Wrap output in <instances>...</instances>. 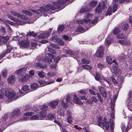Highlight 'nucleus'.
<instances>
[{"label":"nucleus","instance_id":"11","mask_svg":"<svg viewBox=\"0 0 132 132\" xmlns=\"http://www.w3.org/2000/svg\"><path fill=\"white\" fill-rule=\"evenodd\" d=\"M42 110L40 112V118H45L46 115V111L48 109V106L45 105H43L42 106Z\"/></svg>","mask_w":132,"mask_h":132},{"label":"nucleus","instance_id":"24","mask_svg":"<svg viewBox=\"0 0 132 132\" xmlns=\"http://www.w3.org/2000/svg\"><path fill=\"white\" fill-rule=\"evenodd\" d=\"M73 101L76 104H81L82 103L80 100L77 96L74 95L73 98Z\"/></svg>","mask_w":132,"mask_h":132},{"label":"nucleus","instance_id":"8","mask_svg":"<svg viewBox=\"0 0 132 132\" xmlns=\"http://www.w3.org/2000/svg\"><path fill=\"white\" fill-rule=\"evenodd\" d=\"M20 111L19 109L14 110L10 114V119L14 120L15 119L19 116L20 114Z\"/></svg>","mask_w":132,"mask_h":132},{"label":"nucleus","instance_id":"3","mask_svg":"<svg viewBox=\"0 0 132 132\" xmlns=\"http://www.w3.org/2000/svg\"><path fill=\"white\" fill-rule=\"evenodd\" d=\"M93 17V16L91 14L88 13L85 16L84 19L82 20H77L76 21L77 23H78L79 24L84 25L85 26L87 25L88 26L89 24H90V23Z\"/></svg>","mask_w":132,"mask_h":132},{"label":"nucleus","instance_id":"58","mask_svg":"<svg viewBox=\"0 0 132 132\" xmlns=\"http://www.w3.org/2000/svg\"><path fill=\"white\" fill-rule=\"evenodd\" d=\"M7 70L5 69L3 70L2 72V75L4 77H5L7 75Z\"/></svg>","mask_w":132,"mask_h":132},{"label":"nucleus","instance_id":"62","mask_svg":"<svg viewBox=\"0 0 132 132\" xmlns=\"http://www.w3.org/2000/svg\"><path fill=\"white\" fill-rule=\"evenodd\" d=\"M49 45L50 46L53 48H54L56 49H58L59 48L58 46L56 45H54L51 43H49Z\"/></svg>","mask_w":132,"mask_h":132},{"label":"nucleus","instance_id":"57","mask_svg":"<svg viewBox=\"0 0 132 132\" xmlns=\"http://www.w3.org/2000/svg\"><path fill=\"white\" fill-rule=\"evenodd\" d=\"M64 39L65 40L69 41L72 39L71 38H69V37L65 35H64L63 36Z\"/></svg>","mask_w":132,"mask_h":132},{"label":"nucleus","instance_id":"59","mask_svg":"<svg viewBox=\"0 0 132 132\" xmlns=\"http://www.w3.org/2000/svg\"><path fill=\"white\" fill-rule=\"evenodd\" d=\"M48 51H49L50 52L52 53L53 54H56V51L52 49L51 48L48 47Z\"/></svg>","mask_w":132,"mask_h":132},{"label":"nucleus","instance_id":"1","mask_svg":"<svg viewBox=\"0 0 132 132\" xmlns=\"http://www.w3.org/2000/svg\"><path fill=\"white\" fill-rule=\"evenodd\" d=\"M69 0H60L56 2H54L51 4H48L45 7L40 8L39 10L30 9V11L35 14H40V13H44L49 11L53 10L55 9V7L58 9H63L62 5L67 2Z\"/></svg>","mask_w":132,"mask_h":132},{"label":"nucleus","instance_id":"46","mask_svg":"<svg viewBox=\"0 0 132 132\" xmlns=\"http://www.w3.org/2000/svg\"><path fill=\"white\" fill-rule=\"evenodd\" d=\"M22 12L24 13L25 14H26L27 15L31 16L32 15V13L30 12V11L25 10H22Z\"/></svg>","mask_w":132,"mask_h":132},{"label":"nucleus","instance_id":"13","mask_svg":"<svg viewBox=\"0 0 132 132\" xmlns=\"http://www.w3.org/2000/svg\"><path fill=\"white\" fill-rule=\"evenodd\" d=\"M103 48L102 46H100L98 48L97 51L96 52L95 55L97 57H101L103 56Z\"/></svg>","mask_w":132,"mask_h":132},{"label":"nucleus","instance_id":"17","mask_svg":"<svg viewBox=\"0 0 132 132\" xmlns=\"http://www.w3.org/2000/svg\"><path fill=\"white\" fill-rule=\"evenodd\" d=\"M117 96L118 95H116L114 96L113 100H112L111 101V110H112V111L113 112H114L113 109L115 105V102L116 101V100L117 98Z\"/></svg>","mask_w":132,"mask_h":132},{"label":"nucleus","instance_id":"7","mask_svg":"<svg viewBox=\"0 0 132 132\" xmlns=\"http://www.w3.org/2000/svg\"><path fill=\"white\" fill-rule=\"evenodd\" d=\"M71 97L70 96L68 95L65 96L64 98H61V104L64 108H66L67 106V103H71Z\"/></svg>","mask_w":132,"mask_h":132},{"label":"nucleus","instance_id":"12","mask_svg":"<svg viewBox=\"0 0 132 132\" xmlns=\"http://www.w3.org/2000/svg\"><path fill=\"white\" fill-rule=\"evenodd\" d=\"M7 16L11 20H13L15 22H17L18 24H19L20 25H23L24 23H32V22H30L29 21H22L16 18H14L12 16H11L9 15H8Z\"/></svg>","mask_w":132,"mask_h":132},{"label":"nucleus","instance_id":"27","mask_svg":"<svg viewBox=\"0 0 132 132\" xmlns=\"http://www.w3.org/2000/svg\"><path fill=\"white\" fill-rule=\"evenodd\" d=\"M7 49L6 50L5 52L3 53L2 54L0 55V59L3 58L5 56V55L6 54L10 52L11 51V48H9V47H8L7 46Z\"/></svg>","mask_w":132,"mask_h":132},{"label":"nucleus","instance_id":"22","mask_svg":"<svg viewBox=\"0 0 132 132\" xmlns=\"http://www.w3.org/2000/svg\"><path fill=\"white\" fill-rule=\"evenodd\" d=\"M58 102L57 100H55L51 102L49 104V106L52 109H54L56 106L58 105Z\"/></svg>","mask_w":132,"mask_h":132},{"label":"nucleus","instance_id":"35","mask_svg":"<svg viewBox=\"0 0 132 132\" xmlns=\"http://www.w3.org/2000/svg\"><path fill=\"white\" fill-rule=\"evenodd\" d=\"M126 58V55L124 54H121L120 56L119 57V59L120 61L122 62L124 61Z\"/></svg>","mask_w":132,"mask_h":132},{"label":"nucleus","instance_id":"42","mask_svg":"<svg viewBox=\"0 0 132 132\" xmlns=\"http://www.w3.org/2000/svg\"><path fill=\"white\" fill-rule=\"evenodd\" d=\"M4 89L2 88L0 90V99L3 98L4 96Z\"/></svg>","mask_w":132,"mask_h":132},{"label":"nucleus","instance_id":"64","mask_svg":"<svg viewBox=\"0 0 132 132\" xmlns=\"http://www.w3.org/2000/svg\"><path fill=\"white\" fill-rule=\"evenodd\" d=\"M57 113L59 114V115L60 116H63L64 114V112L63 111L61 112V110L60 109H58Z\"/></svg>","mask_w":132,"mask_h":132},{"label":"nucleus","instance_id":"34","mask_svg":"<svg viewBox=\"0 0 132 132\" xmlns=\"http://www.w3.org/2000/svg\"><path fill=\"white\" fill-rule=\"evenodd\" d=\"M39 77L43 78L45 76V73L42 71H39L37 72Z\"/></svg>","mask_w":132,"mask_h":132},{"label":"nucleus","instance_id":"4","mask_svg":"<svg viewBox=\"0 0 132 132\" xmlns=\"http://www.w3.org/2000/svg\"><path fill=\"white\" fill-rule=\"evenodd\" d=\"M98 125L102 127L104 130L105 129L108 130L109 128V122L106 121V119L104 118L102 122V118L100 117L98 118Z\"/></svg>","mask_w":132,"mask_h":132},{"label":"nucleus","instance_id":"23","mask_svg":"<svg viewBox=\"0 0 132 132\" xmlns=\"http://www.w3.org/2000/svg\"><path fill=\"white\" fill-rule=\"evenodd\" d=\"M49 32H45L43 33L40 34L38 36L39 38H44L47 37L50 35Z\"/></svg>","mask_w":132,"mask_h":132},{"label":"nucleus","instance_id":"10","mask_svg":"<svg viewBox=\"0 0 132 132\" xmlns=\"http://www.w3.org/2000/svg\"><path fill=\"white\" fill-rule=\"evenodd\" d=\"M0 20L2 21V22L4 24H5L6 27H7L8 31H9L10 32H11L12 31L9 25L8 24L11 25H14V23L13 22L10 21L8 20H5L4 19H0Z\"/></svg>","mask_w":132,"mask_h":132},{"label":"nucleus","instance_id":"37","mask_svg":"<svg viewBox=\"0 0 132 132\" xmlns=\"http://www.w3.org/2000/svg\"><path fill=\"white\" fill-rule=\"evenodd\" d=\"M43 61L44 62H45L47 63L48 64L51 62L52 60L50 59L49 57L48 58L47 57H45V59L43 60Z\"/></svg>","mask_w":132,"mask_h":132},{"label":"nucleus","instance_id":"28","mask_svg":"<svg viewBox=\"0 0 132 132\" xmlns=\"http://www.w3.org/2000/svg\"><path fill=\"white\" fill-rule=\"evenodd\" d=\"M9 38V37L8 36H1V39L3 43H7Z\"/></svg>","mask_w":132,"mask_h":132},{"label":"nucleus","instance_id":"29","mask_svg":"<svg viewBox=\"0 0 132 132\" xmlns=\"http://www.w3.org/2000/svg\"><path fill=\"white\" fill-rule=\"evenodd\" d=\"M79 24V25L77 27V29L76 30V31L81 32H85L84 29L80 25V24Z\"/></svg>","mask_w":132,"mask_h":132},{"label":"nucleus","instance_id":"33","mask_svg":"<svg viewBox=\"0 0 132 132\" xmlns=\"http://www.w3.org/2000/svg\"><path fill=\"white\" fill-rule=\"evenodd\" d=\"M22 90L24 91H26L28 92L31 91L29 89V86L26 85L22 86Z\"/></svg>","mask_w":132,"mask_h":132},{"label":"nucleus","instance_id":"5","mask_svg":"<svg viewBox=\"0 0 132 132\" xmlns=\"http://www.w3.org/2000/svg\"><path fill=\"white\" fill-rule=\"evenodd\" d=\"M106 2L107 0H102L99 3L96 9V14H98L101 13L102 11L105 9Z\"/></svg>","mask_w":132,"mask_h":132},{"label":"nucleus","instance_id":"19","mask_svg":"<svg viewBox=\"0 0 132 132\" xmlns=\"http://www.w3.org/2000/svg\"><path fill=\"white\" fill-rule=\"evenodd\" d=\"M26 69L24 68H21L16 71V72L18 75L20 76V77H21L26 72Z\"/></svg>","mask_w":132,"mask_h":132},{"label":"nucleus","instance_id":"31","mask_svg":"<svg viewBox=\"0 0 132 132\" xmlns=\"http://www.w3.org/2000/svg\"><path fill=\"white\" fill-rule=\"evenodd\" d=\"M20 45L24 47H27L29 45L28 42L26 40L21 41L20 43Z\"/></svg>","mask_w":132,"mask_h":132},{"label":"nucleus","instance_id":"61","mask_svg":"<svg viewBox=\"0 0 132 132\" xmlns=\"http://www.w3.org/2000/svg\"><path fill=\"white\" fill-rule=\"evenodd\" d=\"M117 37L118 38L122 39L125 38L126 36L124 34H120L118 36H117Z\"/></svg>","mask_w":132,"mask_h":132},{"label":"nucleus","instance_id":"32","mask_svg":"<svg viewBox=\"0 0 132 132\" xmlns=\"http://www.w3.org/2000/svg\"><path fill=\"white\" fill-rule=\"evenodd\" d=\"M38 87V85L36 83L32 84L30 86L31 89H32V90H34L37 89Z\"/></svg>","mask_w":132,"mask_h":132},{"label":"nucleus","instance_id":"40","mask_svg":"<svg viewBox=\"0 0 132 132\" xmlns=\"http://www.w3.org/2000/svg\"><path fill=\"white\" fill-rule=\"evenodd\" d=\"M56 41L57 43L60 45H63L64 44L63 41L60 39L58 38L56 39Z\"/></svg>","mask_w":132,"mask_h":132},{"label":"nucleus","instance_id":"21","mask_svg":"<svg viewBox=\"0 0 132 132\" xmlns=\"http://www.w3.org/2000/svg\"><path fill=\"white\" fill-rule=\"evenodd\" d=\"M34 113L32 112H27L24 114V115L26 116V117H23V118L21 119V120H28V116H31L32 114H34Z\"/></svg>","mask_w":132,"mask_h":132},{"label":"nucleus","instance_id":"41","mask_svg":"<svg viewBox=\"0 0 132 132\" xmlns=\"http://www.w3.org/2000/svg\"><path fill=\"white\" fill-rule=\"evenodd\" d=\"M64 26L60 25L57 28V30L59 32H61L64 30Z\"/></svg>","mask_w":132,"mask_h":132},{"label":"nucleus","instance_id":"15","mask_svg":"<svg viewBox=\"0 0 132 132\" xmlns=\"http://www.w3.org/2000/svg\"><path fill=\"white\" fill-rule=\"evenodd\" d=\"M98 88L99 89V91L102 96L104 97H107V94L106 90L103 87L101 86H98Z\"/></svg>","mask_w":132,"mask_h":132},{"label":"nucleus","instance_id":"51","mask_svg":"<svg viewBox=\"0 0 132 132\" xmlns=\"http://www.w3.org/2000/svg\"><path fill=\"white\" fill-rule=\"evenodd\" d=\"M128 27V25L127 23L124 24L122 27V29L123 30H126Z\"/></svg>","mask_w":132,"mask_h":132},{"label":"nucleus","instance_id":"45","mask_svg":"<svg viewBox=\"0 0 132 132\" xmlns=\"http://www.w3.org/2000/svg\"><path fill=\"white\" fill-rule=\"evenodd\" d=\"M90 10V9H86V8H81L80 11V13H85L87 11H89Z\"/></svg>","mask_w":132,"mask_h":132},{"label":"nucleus","instance_id":"26","mask_svg":"<svg viewBox=\"0 0 132 132\" xmlns=\"http://www.w3.org/2000/svg\"><path fill=\"white\" fill-rule=\"evenodd\" d=\"M30 119L31 120H41L42 119L40 118V116L38 114L33 115L30 117Z\"/></svg>","mask_w":132,"mask_h":132},{"label":"nucleus","instance_id":"18","mask_svg":"<svg viewBox=\"0 0 132 132\" xmlns=\"http://www.w3.org/2000/svg\"><path fill=\"white\" fill-rule=\"evenodd\" d=\"M122 45H128L130 44V42L129 40L127 39H124V40H120L118 41Z\"/></svg>","mask_w":132,"mask_h":132},{"label":"nucleus","instance_id":"36","mask_svg":"<svg viewBox=\"0 0 132 132\" xmlns=\"http://www.w3.org/2000/svg\"><path fill=\"white\" fill-rule=\"evenodd\" d=\"M110 130L111 132H113V129L114 128V122L112 120H110Z\"/></svg>","mask_w":132,"mask_h":132},{"label":"nucleus","instance_id":"6","mask_svg":"<svg viewBox=\"0 0 132 132\" xmlns=\"http://www.w3.org/2000/svg\"><path fill=\"white\" fill-rule=\"evenodd\" d=\"M113 63H115V64L113 65L110 68L111 70L116 76H118L120 75L121 72V71L118 68L117 63L114 60H113Z\"/></svg>","mask_w":132,"mask_h":132},{"label":"nucleus","instance_id":"54","mask_svg":"<svg viewBox=\"0 0 132 132\" xmlns=\"http://www.w3.org/2000/svg\"><path fill=\"white\" fill-rule=\"evenodd\" d=\"M105 43L107 46H109L111 44V42L109 38H107V39L105 40Z\"/></svg>","mask_w":132,"mask_h":132},{"label":"nucleus","instance_id":"63","mask_svg":"<svg viewBox=\"0 0 132 132\" xmlns=\"http://www.w3.org/2000/svg\"><path fill=\"white\" fill-rule=\"evenodd\" d=\"M91 101H92V102H96L97 101L96 98L94 96L92 97H91Z\"/></svg>","mask_w":132,"mask_h":132},{"label":"nucleus","instance_id":"9","mask_svg":"<svg viewBox=\"0 0 132 132\" xmlns=\"http://www.w3.org/2000/svg\"><path fill=\"white\" fill-rule=\"evenodd\" d=\"M8 116L7 114H5L4 115V116L3 117V120L0 122V125H1L3 127L6 126V127L9 125V123L8 121L7 122L6 121L8 120Z\"/></svg>","mask_w":132,"mask_h":132},{"label":"nucleus","instance_id":"52","mask_svg":"<svg viewBox=\"0 0 132 132\" xmlns=\"http://www.w3.org/2000/svg\"><path fill=\"white\" fill-rule=\"evenodd\" d=\"M27 35L29 36H32L34 37H36L37 36V34L36 33H34L33 32L31 31L29 32Z\"/></svg>","mask_w":132,"mask_h":132},{"label":"nucleus","instance_id":"47","mask_svg":"<svg viewBox=\"0 0 132 132\" xmlns=\"http://www.w3.org/2000/svg\"><path fill=\"white\" fill-rule=\"evenodd\" d=\"M96 4L97 1H93L90 2L89 5L91 7H93L96 5Z\"/></svg>","mask_w":132,"mask_h":132},{"label":"nucleus","instance_id":"60","mask_svg":"<svg viewBox=\"0 0 132 132\" xmlns=\"http://www.w3.org/2000/svg\"><path fill=\"white\" fill-rule=\"evenodd\" d=\"M97 66L98 68L100 69H102L104 67V65H103L102 64L100 63H97Z\"/></svg>","mask_w":132,"mask_h":132},{"label":"nucleus","instance_id":"2","mask_svg":"<svg viewBox=\"0 0 132 132\" xmlns=\"http://www.w3.org/2000/svg\"><path fill=\"white\" fill-rule=\"evenodd\" d=\"M5 92V95L7 97L9 101H11L16 100L18 98L15 92L12 91L9 89L7 88L6 89Z\"/></svg>","mask_w":132,"mask_h":132},{"label":"nucleus","instance_id":"49","mask_svg":"<svg viewBox=\"0 0 132 132\" xmlns=\"http://www.w3.org/2000/svg\"><path fill=\"white\" fill-rule=\"evenodd\" d=\"M65 56L63 55L62 56H58L57 58L55 59L54 60V62L56 63H57L58 61H59L60 59L63 56Z\"/></svg>","mask_w":132,"mask_h":132},{"label":"nucleus","instance_id":"44","mask_svg":"<svg viewBox=\"0 0 132 132\" xmlns=\"http://www.w3.org/2000/svg\"><path fill=\"white\" fill-rule=\"evenodd\" d=\"M101 80L102 81H103L104 82L107 83L109 84H110L109 80L108 78L104 77H103L101 78Z\"/></svg>","mask_w":132,"mask_h":132},{"label":"nucleus","instance_id":"25","mask_svg":"<svg viewBox=\"0 0 132 132\" xmlns=\"http://www.w3.org/2000/svg\"><path fill=\"white\" fill-rule=\"evenodd\" d=\"M15 77L14 76H9L8 79V82L10 84H12L15 81Z\"/></svg>","mask_w":132,"mask_h":132},{"label":"nucleus","instance_id":"38","mask_svg":"<svg viewBox=\"0 0 132 132\" xmlns=\"http://www.w3.org/2000/svg\"><path fill=\"white\" fill-rule=\"evenodd\" d=\"M35 65L36 66L42 68H45L46 67V64L45 65L43 64V65L39 63H36L35 64Z\"/></svg>","mask_w":132,"mask_h":132},{"label":"nucleus","instance_id":"39","mask_svg":"<svg viewBox=\"0 0 132 132\" xmlns=\"http://www.w3.org/2000/svg\"><path fill=\"white\" fill-rule=\"evenodd\" d=\"M120 33L119 29L118 28H115L113 31V33L115 35H118Z\"/></svg>","mask_w":132,"mask_h":132},{"label":"nucleus","instance_id":"43","mask_svg":"<svg viewBox=\"0 0 132 132\" xmlns=\"http://www.w3.org/2000/svg\"><path fill=\"white\" fill-rule=\"evenodd\" d=\"M82 68L85 69H90L92 67L89 65H82Z\"/></svg>","mask_w":132,"mask_h":132},{"label":"nucleus","instance_id":"30","mask_svg":"<svg viewBox=\"0 0 132 132\" xmlns=\"http://www.w3.org/2000/svg\"><path fill=\"white\" fill-rule=\"evenodd\" d=\"M97 17H96L94 20H92L91 22H90V24H89V25L88 26H85V27L88 28L89 27H92V25H91V24H95L97 22Z\"/></svg>","mask_w":132,"mask_h":132},{"label":"nucleus","instance_id":"53","mask_svg":"<svg viewBox=\"0 0 132 132\" xmlns=\"http://www.w3.org/2000/svg\"><path fill=\"white\" fill-rule=\"evenodd\" d=\"M106 61L108 63L110 64L112 63V60L111 57L108 56L106 58Z\"/></svg>","mask_w":132,"mask_h":132},{"label":"nucleus","instance_id":"55","mask_svg":"<svg viewBox=\"0 0 132 132\" xmlns=\"http://www.w3.org/2000/svg\"><path fill=\"white\" fill-rule=\"evenodd\" d=\"M95 78L96 80L99 81L100 79V76L97 72H95Z\"/></svg>","mask_w":132,"mask_h":132},{"label":"nucleus","instance_id":"56","mask_svg":"<svg viewBox=\"0 0 132 132\" xmlns=\"http://www.w3.org/2000/svg\"><path fill=\"white\" fill-rule=\"evenodd\" d=\"M55 75V74L54 72H49L47 74V76L48 78H49L53 77Z\"/></svg>","mask_w":132,"mask_h":132},{"label":"nucleus","instance_id":"48","mask_svg":"<svg viewBox=\"0 0 132 132\" xmlns=\"http://www.w3.org/2000/svg\"><path fill=\"white\" fill-rule=\"evenodd\" d=\"M47 117L48 120H52L54 118V115L52 114L51 113L47 115Z\"/></svg>","mask_w":132,"mask_h":132},{"label":"nucleus","instance_id":"16","mask_svg":"<svg viewBox=\"0 0 132 132\" xmlns=\"http://www.w3.org/2000/svg\"><path fill=\"white\" fill-rule=\"evenodd\" d=\"M29 75H27L24 76H22L21 77H19V81L20 82L24 83L27 81L29 79Z\"/></svg>","mask_w":132,"mask_h":132},{"label":"nucleus","instance_id":"20","mask_svg":"<svg viewBox=\"0 0 132 132\" xmlns=\"http://www.w3.org/2000/svg\"><path fill=\"white\" fill-rule=\"evenodd\" d=\"M38 82L41 86H43L46 85L50 84L53 83L54 82V80H52L49 81H45L44 80H39Z\"/></svg>","mask_w":132,"mask_h":132},{"label":"nucleus","instance_id":"14","mask_svg":"<svg viewBox=\"0 0 132 132\" xmlns=\"http://www.w3.org/2000/svg\"><path fill=\"white\" fill-rule=\"evenodd\" d=\"M11 12L12 15L18 17L24 20H28V18H27L24 16L20 15L19 13H16L15 12L13 11H11Z\"/></svg>","mask_w":132,"mask_h":132},{"label":"nucleus","instance_id":"50","mask_svg":"<svg viewBox=\"0 0 132 132\" xmlns=\"http://www.w3.org/2000/svg\"><path fill=\"white\" fill-rule=\"evenodd\" d=\"M83 63L85 64H88L90 62V60L86 59H82L81 60Z\"/></svg>","mask_w":132,"mask_h":132}]
</instances>
